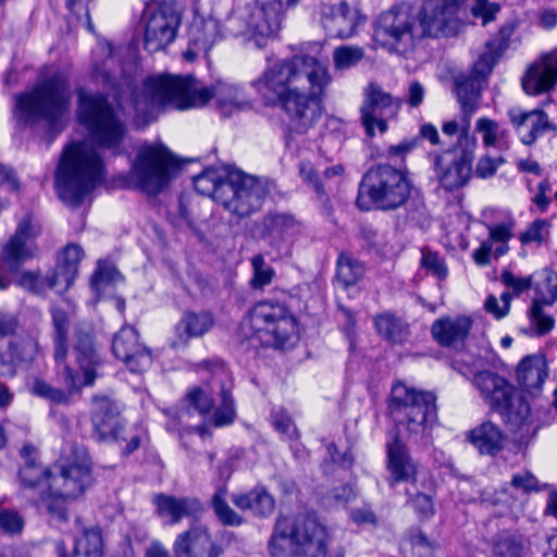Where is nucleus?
<instances>
[{"instance_id": "12", "label": "nucleus", "mask_w": 557, "mask_h": 557, "mask_svg": "<svg viewBox=\"0 0 557 557\" xmlns=\"http://www.w3.org/2000/svg\"><path fill=\"white\" fill-rule=\"evenodd\" d=\"M425 37L416 10L408 3L393 5L375 22V40L398 54L413 50L417 42Z\"/></svg>"}, {"instance_id": "27", "label": "nucleus", "mask_w": 557, "mask_h": 557, "mask_svg": "<svg viewBox=\"0 0 557 557\" xmlns=\"http://www.w3.org/2000/svg\"><path fill=\"white\" fill-rule=\"evenodd\" d=\"M24 465L20 468L18 479L24 488L36 490L44 486L49 487L52 475V467L44 468L38 461V450L33 445H24L20 451Z\"/></svg>"}, {"instance_id": "41", "label": "nucleus", "mask_w": 557, "mask_h": 557, "mask_svg": "<svg viewBox=\"0 0 557 557\" xmlns=\"http://www.w3.org/2000/svg\"><path fill=\"white\" fill-rule=\"evenodd\" d=\"M50 312L54 330V360L61 362L66 358L67 354L69 315L65 310L58 307L51 308Z\"/></svg>"}, {"instance_id": "38", "label": "nucleus", "mask_w": 557, "mask_h": 557, "mask_svg": "<svg viewBox=\"0 0 557 557\" xmlns=\"http://www.w3.org/2000/svg\"><path fill=\"white\" fill-rule=\"evenodd\" d=\"M366 274L364 262L358 260L349 252H341L336 260V280L338 284L348 289L358 284Z\"/></svg>"}, {"instance_id": "8", "label": "nucleus", "mask_w": 557, "mask_h": 557, "mask_svg": "<svg viewBox=\"0 0 557 557\" xmlns=\"http://www.w3.org/2000/svg\"><path fill=\"white\" fill-rule=\"evenodd\" d=\"M411 195V183L406 168L388 163L371 166L359 184L356 206L359 210L394 211L401 208Z\"/></svg>"}, {"instance_id": "56", "label": "nucleus", "mask_w": 557, "mask_h": 557, "mask_svg": "<svg viewBox=\"0 0 557 557\" xmlns=\"http://www.w3.org/2000/svg\"><path fill=\"white\" fill-rule=\"evenodd\" d=\"M84 257L83 248L77 244H67L58 256L57 264L78 274L79 263Z\"/></svg>"}, {"instance_id": "60", "label": "nucleus", "mask_w": 557, "mask_h": 557, "mask_svg": "<svg viewBox=\"0 0 557 557\" xmlns=\"http://www.w3.org/2000/svg\"><path fill=\"white\" fill-rule=\"evenodd\" d=\"M549 223L546 220H535L529 227L520 234V242L524 245L536 243L541 245L545 240V235L548 234Z\"/></svg>"}, {"instance_id": "16", "label": "nucleus", "mask_w": 557, "mask_h": 557, "mask_svg": "<svg viewBox=\"0 0 557 557\" xmlns=\"http://www.w3.org/2000/svg\"><path fill=\"white\" fill-rule=\"evenodd\" d=\"M91 484V461L85 448L71 446L52 465L49 491L58 496H81Z\"/></svg>"}, {"instance_id": "30", "label": "nucleus", "mask_w": 557, "mask_h": 557, "mask_svg": "<svg viewBox=\"0 0 557 557\" xmlns=\"http://www.w3.org/2000/svg\"><path fill=\"white\" fill-rule=\"evenodd\" d=\"M548 375L547 364L542 356L530 355L518 364L516 376L519 386L527 393L540 391Z\"/></svg>"}, {"instance_id": "26", "label": "nucleus", "mask_w": 557, "mask_h": 557, "mask_svg": "<svg viewBox=\"0 0 557 557\" xmlns=\"http://www.w3.org/2000/svg\"><path fill=\"white\" fill-rule=\"evenodd\" d=\"M298 226V221L289 212L269 211L260 223V236L271 246H277L292 236Z\"/></svg>"}, {"instance_id": "3", "label": "nucleus", "mask_w": 557, "mask_h": 557, "mask_svg": "<svg viewBox=\"0 0 557 557\" xmlns=\"http://www.w3.org/2000/svg\"><path fill=\"white\" fill-rule=\"evenodd\" d=\"M436 397L430 392L409 388L404 383L393 385L388 398V413L395 424L392 442L386 444L388 482H416L417 467L401 438L425 443L429 430L436 421Z\"/></svg>"}, {"instance_id": "46", "label": "nucleus", "mask_w": 557, "mask_h": 557, "mask_svg": "<svg viewBox=\"0 0 557 557\" xmlns=\"http://www.w3.org/2000/svg\"><path fill=\"white\" fill-rule=\"evenodd\" d=\"M218 23L215 20L201 21L195 23L189 30V38L196 45L203 49L210 48L216 39Z\"/></svg>"}, {"instance_id": "42", "label": "nucleus", "mask_w": 557, "mask_h": 557, "mask_svg": "<svg viewBox=\"0 0 557 557\" xmlns=\"http://www.w3.org/2000/svg\"><path fill=\"white\" fill-rule=\"evenodd\" d=\"M30 359L23 343L10 342L7 349L0 351V375L14 376L17 368Z\"/></svg>"}, {"instance_id": "13", "label": "nucleus", "mask_w": 557, "mask_h": 557, "mask_svg": "<svg viewBox=\"0 0 557 557\" xmlns=\"http://www.w3.org/2000/svg\"><path fill=\"white\" fill-rule=\"evenodd\" d=\"M178 169L175 156L164 145H151L139 150L129 178L143 193L156 196L169 186Z\"/></svg>"}, {"instance_id": "7", "label": "nucleus", "mask_w": 557, "mask_h": 557, "mask_svg": "<svg viewBox=\"0 0 557 557\" xmlns=\"http://www.w3.org/2000/svg\"><path fill=\"white\" fill-rule=\"evenodd\" d=\"M287 548L293 557H326L329 533L314 513L292 519L278 516L268 542L272 557L285 555Z\"/></svg>"}, {"instance_id": "40", "label": "nucleus", "mask_w": 557, "mask_h": 557, "mask_svg": "<svg viewBox=\"0 0 557 557\" xmlns=\"http://www.w3.org/2000/svg\"><path fill=\"white\" fill-rule=\"evenodd\" d=\"M226 182L227 175L223 177L215 169L209 168L194 177V188L198 194L222 203L220 194L226 187Z\"/></svg>"}, {"instance_id": "45", "label": "nucleus", "mask_w": 557, "mask_h": 557, "mask_svg": "<svg viewBox=\"0 0 557 557\" xmlns=\"http://www.w3.org/2000/svg\"><path fill=\"white\" fill-rule=\"evenodd\" d=\"M66 499L72 498L58 496L49 491V495L42 498L40 510L49 517L50 522L64 523L69 520Z\"/></svg>"}, {"instance_id": "22", "label": "nucleus", "mask_w": 557, "mask_h": 557, "mask_svg": "<svg viewBox=\"0 0 557 557\" xmlns=\"http://www.w3.org/2000/svg\"><path fill=\"white\" fill-rule=\"evenodd\" d=\"M139 334L133 326H123L112 339V352L132 372H141L151 364V351L139 343Z\"/></svg>"}, {"instance_id": "58", "label": "nucleus", "mask_w": 557, "mask_h": 557, "mask_svg": "<svg viewBox=\"0 0 557 557\" xmlns=\"http://www.w3.org/2000/svg\"><path fill=\"white\" fill-rule=\"evenodd\" d=\"M16 285L35 295H41L45 293L46 288H48L40 271L27 270L21 272L16 280Z\"/></svg>"}, {"instance_id": "23", "label": "nucleus", "mask_w": 557, "mask_h": 557, "mask_svg": "<svg viewBox=\"0 0 557 557\" xmlns=\"http://www.w3.org/2000/svg\"><path fill=\"white\" fill-rule=\"evenodd\" d=\"M76 361L83 372V384L94 385L98 376L97 368L102 364V358L95 343L91 331L77 329L73 347Z\"/></svg>"}, {"instance_id": "19", "label": "nucleus", "mask_w": 557, "mask_h": 557, "mask_svg": "<svg viewBox=\"0 0 557 557\" xmlns=\"http://www.w3.org/2000/svg\"><path fill=\"white\" fill-rule=\"evenodd\" d=\"M39 234L40 228L30 215L18 222L14 234L0 252V260L10 274L18 273L24 263L36 257L38 248L34 240Z\"/></svg>"}, {"instance_id": "15", "label": "nucleus", "mask_w": 557, "mask_h": 557, "mask_svg": "<svg viewBox=\"0 0 557 557\" xmlns=\"http://www.w3.org/2000/svg\"><path fill=\"white\" fill-rule=\"evenodd\" d=\"M271 188L267 180L235 171L227 174L226 187L220 194L222 206L233 215L245 219L258 212Z\"/></svg>"}, {"instance_id": "49", "label": "nucleus", "mask_w": 557, "mask_h": 557, "mask_svg": "<svg viewBox=\"0 0 557 557\" xmlns=\"http://www.w3.org/2000/svg\"><path fill=\"white\" fill-rule=\"evenodd\" d=\"M517 27L518 22L516 20L506 21L500 26L497 34L486 41L485 48L490 49L491 51H495L502 57L503 53L509 48L511 37Z\"/></svg>"}, {"instance_id": "2", "label": "nucleus", "mask_w": 557, "mask_h": 557, "mask_svg": "<svg viewBox=\"0 0 557 557\" xmlns=\"http://www.w3.org/2000/svg\"><path fill=\"white\" fill-rule=\"evenodd\" d=\"M331 77L314 57L294 55L265 70L251 84L268 107H277L287 115L285 146L297 148L294 134L302 135L322 113V97Z\"/></svg>"}, {"instance_id": "47", "label": "nucleus", "mask_w": 557, "mask_h": 557, "mask_svg": "<svg viewBox=\"0 0 557 557\" xmlns=\"http://www.w3.org/2000/svg\"><path fill=\"white\" fill-rule=\"evenodd\" d=\"M483 360L480 356L468 351L465 348L455 349L451 357V367L462 375H475L479 368L482 366Z\"/></svg>"}, {"instance_id": "48", "label": "nucleus", "mask_w": 557, "mask_h": 557, "mask_svg": "<svg viewBox=\"0 0 557 557\" xmlns=\"http://www.w3.org/2000/svg\"><path fill=\"white\" fill-rule=\"evenodd\" d=\"M299 174L301 178L312 187L315 193V197L322 205L329 203V196L324 189L321 174L309 161H301L299 164Z\"/></svg>"}, {"instance_id": "64", "label": "nucleus", "mask_w": 557, "mask_h": 557, "mask_svg": "<svg viewBox=\"0 0 557 557\" xmlns=\"http://www.w3.org/2000/svg\"><path fill=\"white\" fill-rule=\"evenodd\" d=\"M273 425L277 432L284 434L290 441L298 440L299 432L293 419L285 412H276L273 416Z\"/></svg>"}, {"instance_id": "43", "label": "nucleus", "mask_w": 557, "mask_h": 557, "mask_svg": "<svg viewBox=\"0 0 557 557\" xmlns=\"http://www.w3.org/2000/svg\"><path fill=\"white\" fill-rule=\"evenodd\" d=\"M225 496V487H219L213 494L211 504L215 516L224 525L238 527L243 524L244 519L228 506Z\"/></svg>"}, {"instance_id": "39", "label": "nucleus", "mask_w": 557, "mask_h": 557, "mask_svg": "<svg viewBox=\"0 0 557 557\" xmlns=\"http://www.w3.org/2000/svg\"><path fill=\"white\" fill-rule=\"evenodd\" d=\"M74 553L76 557H103L104 540L101 528H84L75 539Z\"/></svg>"}, {"instance_id": "33", "label": "nucleus", "mask_w": 557, "mask_h": 557, "mask_svg": "<svg viewBox=\"0 0 557 557\" xmlns=\"http://www.w3.org/2000/svg\"><path fill=\"white\" fill-rule=\"evenodd\" d=\"M211 546L208 530L196 525L181 533L174 542L175 557H205Z\"/></svg>"}, {"instance_id": "11", "label": "nucleus", "mask_w": 557, "mask_h": 557, "mask_svg": "<svg viewBox=\"0 0 557 557\" xmlns=\"http://www.w3.org/2000/svg\"><path fill=\"white\" fill-rule=\"evenodd\" d=\"M123 406L109 395L96 394L90 400L92 437L100 443H115L121 455L126 457L136 451L145 432L136 426L126 428L121 414Z\"/></svg>"}, {"instance_id": "28", "label": "nucleus", "mask_w": 557, "mask_h": 557, "mask_svg": "<svg viewBox=\"0 0 557 557\" xmlns=\"http://www.w3.org/2000/svg\"><path fill=\"white\" fill-rule=\"evenodd\" d=\"M215 319L208 310L185 311L175 325L177 339L172 344L173 347L186 345L190 338L201 337L208 333L214 325Z\"/></svg>"}, {"instance_id": "20", "label": "nucleus", "mask_w": 557, "mask_h": 557, "mask_svg": "<svg viewBox=\"0 0 557 557\" xmlns=\"http://www.w3.org/2000/svg\"><path fill=\"white\" fill-rule=\"evenodd\" d=\"M400 102L376 84H369L360 108V120L368 137H374L375 127L381 134L388 128L387 119L397 113Z\"/></svg>"}, {"instance_id": "44", "label": "nucleus", "mask_w": 557, "mask_h": 557, "mask_svg": "<svg viewBox=\"0 0 557 557\" xmlns=\"http://www.w3.org/2000/svg\"><path fill=\"white\" fill-rule=\"evenodd\" d=\"M30 393L34 396L48 400L54 405H66L70 401V393H66L62 388L52 386L40 377L34 379L30 386Z\"/></svg>"}, {"instance_id": "62", "label": "nucleus", "mask_w": 557, "mask_h": 557, "mask_svg": "<svg viewBox=\"0 0 557 557\" xmlns=\"http://www.w3.org/2000/svg\"><path fill=\"white\" fill-rule=\"evenodd\" d=\"M358 238L362 242L361 248L368 253L380 252L379 233L371 224L359 226Z\"/></svg>"}, {"instance_id": "25", "label": "nucleus", "mask_w": 557, "mask_h": 557, "mask_svg": "<svg viewBox=\"0 0 557 557\" xmlns=\"http://www.w3.org/2000/svg\"><path fill=\"white\" fill-rule=\"evenodd\" d=\"M507 114L518 133L521 132L522 126L530 123V131L521 136V141L525 146L533 145L540 136L553 127L548 115L542 109L524 111L513 107L508 110Z\"/></svg>"}, {"instance_id": "31", "label": "nucleus", "mask_w": 557, "mask_h": 557, "mask_svg": "<svg viewBox=\"0 0 557 557\" xmlns=\"http://www.w3.org/2000/svg\"><path fill=\"white\" fill-rule=\"evenodd\" d=\"M233 504L240 510H249L255 517L268 518L275 509V498L263 485H257L247 493L234 494Z\"/></svg>"}, {"instance_id": "6", "label": "nucleus", "mask_w": 557, "mask_h": 557, "mask_svg": "<svg viewBox=\"0 0 557 557\" xmlns=\"http://www.w3.org/2000/svg\"><path fill=\"white\" fill-rule=\"evenodd\" d=\"M72 99L70 81L63 72H55L38 82L30 90L15 95L13 116L20 127L47 124L50 140L64 128L63 117Z\"/></svg>"}, {"instance_id": "34", "label": "nucleus", "mask_w": 557, "mask_h": 557, "mask_svg": "<svg viewBox=\"0 0 557 557\" xmlns=\"http://www.w3.org/2000/svg\"><path fill=\"white\" fill-rule=\"evenodd\" d=\"M153 505L160 517H170L171 523L180 522L184 517H189L201 509V504L196 498H177L165 494H157Z\"/></svg>"}, {"instance_id": "59", "label": "nucleus", "mask_w": 557, "mask_h": 557, "mask_svg": "<svg viewBox=\"0 0 557 557\" xmlns=\"http://www.w3.org/2000/svg\"><path fill=\"white\" fill-rule=\"evenodd\" d=\"M511 486L516 490L529 494L531 492H540L549 485H541L536 476L531 471L523 470L522 472H518L512 475Z\"/></svg>"}, {"instance_id": "53", "label": "nucleus", "mask_w": 557, "mask_h": 557, "mask_svg": "<svg viewBox=\"0 0 557 557\" xmlns=\"http://www.w3.org/2000/svg\"><path fill=\"white\" fill-rule=\"evenodd\" d=\"M253 276L250 281L252 288H262L272 282L274 270L268 265L261 255H257L251 259Z\"/></svg>"}, {"instance_id": "1", "label": "nucleus", "mask_w": 557, "mask_h": 557, "mask_svg": "<svg viewBox=\"0 0 557 557\" xmlns=\"http://www.w3.org/2000/svg\"><path fill=\"white\" fill-rule=\"evenodd\" d=\"M77 89V119L87 129L94 147L85 141H73L63 148L57 170L55 188L66 205L78 208L97 186L106 180V165L95 149L107 150L113 156L123 154L128 135L127 123L119 114L122 109L120 94L113 96Z\"/></svg>"}, {"instance_id": "32", "label": "nucleus", "mask_w": 557, "mask_h": 557, "mask_svg": "<svg viewBox=\"0 0 557 557\" xmlns=\"http://www.w3.org/2000/svg\"><path fill=\"white\" fill-rule=\"evenodd\" d=\"M484 83L472 76H460L456 81V94L463 114V131H469L470 121L479 108Z\"/></svg>"}, {"instance_id": "55", "label": "nucleus", "mask_w": 557, "mask_h": 557, "mask_svg": "<svg viewBox=\"0 0 557 557\" xmlns=\"http://www.w3.org/2000/svg\"><path fill=\"white\" fill-rule=\"evenodd\" d=\"M25 527L24 518L15 510L0 509V530L8 535H20Z\"/></svg>"}, {"instance_id": "52", "label": "nucleus", "mask_w": 557, "mask_h": 557, "mask_svg": "<svg viewBox=\"0 0 557 557\" xmlns=\"http://www.w3.org/2000/svg\"><path fill=\"white\" fill-rule=\"evenodd\" d=\"M527 314L537 336H544L555 327V318L541 310L536 304L530 306Z\"/></svg>"}, {"instance_id": "10", "label": "nucleus", "mask_w": 557, "mask_h": 557, "mask_svg": "<svg viewBox=\"0 0 557 557\" xmlns=\"http://www.w3.org/2000/svg\"><path fill=\"white\" fill-rule=\"evenodd\" d=\"M500 5L488 0H424L416 11L426 37L447 36L453 24L469 12L486 25L496 18Z\"/></svg>"}, {"instance_id": "29", "label": "nucleus", "mask_w": 557, "mask_h": 557, "mask_svg": "<svg viewBox=\"0 0 557 557\" xmlns=\"http://www.w3.org/2000/svg\"><path fill=\"white\" fill-rule=\"evenodd\" d=\"M286 8V0H265L260 2L253 15L252 28L261 37H272L282 26Z\"/></svg>"}, {"instance_id": "21", "label": "nucleus", "mask_w": 557, "mask_h": 557, "mask_svg": "<svg viewBox=\"0 0 557 557\" xmlns=\"http://www.w3.org/2000/svg\"><path fill=\"white\" fill-rule=\"evenodd\" d=\"M363 22L359 10L346 1L323 5L321 9L320 23L331 38H350L356 35L358 27Z\"/></svg>"}, {"instance_id": "36", "label": "nucleus", "mask_w": 557, "mask_h": 557, "mask_svg": "<svg viewBox=\"0 0 557 557\" xmlns=\"http://www.w3.org/2000/svg\"><path fill=\"white\" fill-rule=\"evenodd\" d=\"M468 438L481 454L494 456L503 448L504 434L500 429L491 421H485L471 430Z\"/></svg>"}, {"instance_id": "4", "label": "nucleus", "mask_w": 557, "mask_h": 557, "mask_svg": "<svg viewBox=\"0 0 557 557\" xmlns=\"http://www.w3.org/2000/svg\"><path fill=\"white\" fill-rule=\"evenodd\" d=\"M473 384L491 408L499 413L513 443L520 448L528 447L539 431L554 421L549 407H532L522 394L495 372H476Z\"/></svg>"}, {"instance_id": "50", "label": "nucleus", "mask_w": 557, "mask_h": 557, "mask_svg": "<svg viewBox=\"0 0 557 557\" xmlns=\"http://www.w3.org/2000/svg\"><path fill=\"white\" fill-rule=\"evenodd\" d=\"M499 59L500 55L498 53L485 48V51L474 62L470 76L475 77L485 84Z\"/></svg>"}, {"instance_id": "57", "label": "nucleus", "mask_w": 557, "mask_h": 557, "mask_svg": "<svg viewBox=\"0 0 557 557\" xmlns=\"http://www.w3.org/2000/svg\"><path fill=\"white\" fill-rule=\"evenodd\" d=\"M76 276V273L57 264L53 272L45 277V281L48 288L57 289L59 293H61L72 286Z\"/></svg>"}, {"instance_id": "9", "label": "nucleus", "mask_w": 557, "mask_h": 557, "mask_svg": "<svg viewBox=\"0 0 557 557\" xmlns=\"http://www.w3.org/2000/svg\"><path fill=\"white\" fill-rule=\"evenodd\" d=\"M199 369L207 371L211 374L208 382V392L201 387L191 388L185 397L188 406L205 416L209 413L214 403L219 400L215 408L212 422L214 426H224L234 422L236 417L235 401L233 398V381L220 359L202 360L199 363Z\"/></svg>"}, {"instance_id": "35", "label": "nucleus", "mask_w": 557, "mask_h": 557, "mask_svg": "<svg viewBox=\"0 0 557 557\" xmlns=\"http://www.w3.org/2000/svg\"><path fill=\"white\" fill-rule=\"evenodd\" d=\"M530 540L519 531L504 530L492 540L493 557H529Z\"/></svg>"}, {"instance_id": "54", "label": "nucleus", "mask_w": 557, "mask_h": 557, "mask_svg": "<svg viewBox=\"0 0 557 557\" xmlns=\"http://www.w3.org/2000/svg\"><path fill=\"white\" fill-rule=\"evenodd\" d=\"M57 363V376L58 380L63 384V388L66 393H70V397L74 392L78 391L83 384V380L79 379L78 374L65 362V359Z\"/></svg>"}, {"instance_id": "14", "label": "nucleus", "mask_w": 557, "mask_h": 557, "mask_svg": "<svg viewBox=\"0 0 557 557\" xmlns=\"http://www.w3.org/2000/svg\"><path fill=\"white\" fill-rule=\"evenodd\" d=\"M476 141L463 131L457 141L446 148L429 153L440 186L454 191L468 184L472 174V162Z\"/></svg>"}, {"instance_id": "18", "label": "nucleus", "mask_w": 557, "mask_h": 557, "mask_svg": "<svg viewBox=\"0 0 557 557\" xmlns=\"http://www.w3.org/2000/svg\"><path fill=\"white\" fill-rule=\"evenodd\" d=\"M251 322L259 338L275 348L283 347L296 333V318L283 302L262 300L251 309Z\"/></svg>"}, {"instance_id": "61", "label": "nucleus", "mask_w": 557, "mask_h": 557, "mask_svg": "<svg viewBox=\"0 0 557 557\" xmlns=\"http://www.w3.org/2000/svg\"><path fill=\"white\" fill-rule=\"evenodd\" d=\"M408 503L419 516L420 520L430 519L435 513L434 503L430 495L417 493L409 498Z\"/></svg>"}, {"instance_id": "51", "label": "nucleus", "mask_w": 557, "mask_h": 557, "mask_svg": "<svg viewBox=\"0 0 557 557\" xmlns=\"http://www.w3.org/2000/svg\"><path fill=\"white\" fill-rule=\"evenodd\" d=\"M364 52L360 47H339L333 54L334 65L337 70H346L358 64Z\"/></svg>"}, {"instance_id": "24", "label": "nucleus", "mask_w": 557, "mask_h": 557, "mask_svg": "<svg viewBox=\"0 0 557 557\" xmlns=\"http://www.w3.org/2000/svg\"><path fill=\"white\" fill-rule=\"evenodd\" d=\"M472 329V320L468 317L442 318L434 321L431 327L433 338L443 347L461 349Z\"/></svg>"}, {"instance_id": "63", "label": "nucleus", "mask_w": 557, "mask_h": 557, "mask_svg": "<svg viewBox=\"0 0 557 557\" xmlns=\"http://www.w3.org/2000/svg\"><path fill=\"white\" fill-rule=\"evenodd\" d=\"M421 265L432 272L437 278L443 280L447 276V268L443 259L436 252L423 250Z\"/></svg>"}, {"instance_id": "5", "label": "nucleus", "mask_w": 557, "mask_h": 557, "mask_svg": "<svg viewBox=\"0 0 557 557\" xmlns=\"http://www.w3.org/2000/svg\"><path fill=\"white\" fill-rule=\"evenodd\" d=\"M144 89L159 106L178 110L200 108L215 98L216 106L224 117L232 115L234 111L249 107V102L235 86L222 82L211 87L203 86L193 75L148 77L144 83Z\"/></svg>"}, {"instance_id": "37", "label": "nucleus", "mask_w": 557, "mask_h": 557, "mask_svg": "<svg viewBox=\"0 0 557 557\" xmlns=\"http://www.w3.org/2000/svg\"><path fill=\"white\" fill-rule=\"evenodd\" d=\"M374 326L377 334L393 345L404 344L410 335L408 323L389 312L375 317Z\"/></svg>"}, {"instance_id": "17", "label": "nucleus", "mask_w": 557, "mask_h": 557, "mask_svg": "<svg viewBox=\"0 0 557 557\" xmlns=\"http://www.w3.org/2000/svg\"><path fill=\"white\" fill-rule=\"evenodd\" d=\"M181 24L182 14L174 3L147 2L140 16L144 49L153 53L166 48L175 40Z\"/></svg>"}]
</instances>
